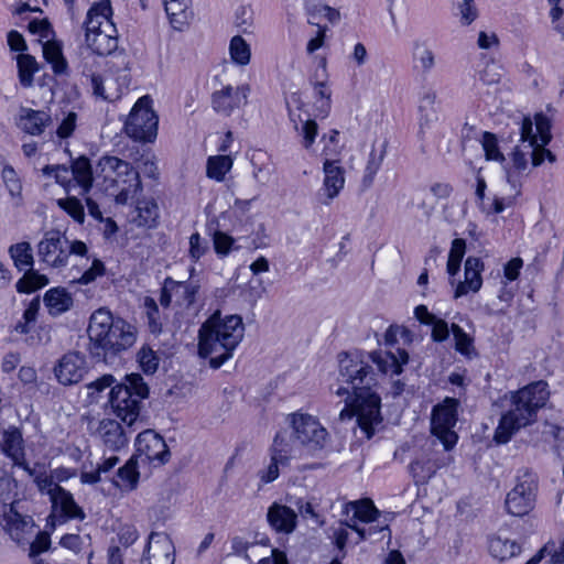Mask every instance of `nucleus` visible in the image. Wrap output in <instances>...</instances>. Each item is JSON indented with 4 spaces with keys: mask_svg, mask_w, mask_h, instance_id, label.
Instances as JSON below:
<instances>
[{
    "mask_svg": "<svg viewBox=\"0 0 564 564\" xmlns=\"http://www.w3.org/2000/svg\"><path fill=\"white\" fill-rule=\"evenodd\" d=\"M54 371L59 383L64 386L78 383L87 372L85 356L78 351H69L59 359Z\"/></svg>",
    "mask_w": 564,
    "mask_h": 564,
    "instance_id": "dca6fc26",
    "label": "nucleus"
},
{
    "mask_svg": "<svg viewBox=\"0 0 564 564\" xmlns=\"http://www.w3.org/2000/svg\"><path fill=\"white\" fill-rule=\"evenodd\" d=\"M105 273V265L99 259H94L91 267L86 270L80 278L74 280L79 284H88L96 280L97 276H101Z\"/></svg>",
    "mask_w": 564,
    "mask_h": 564,
    "instance_id": "e2e57ef3",
    "label": "nucleus"
},
{
    "mask_svg": "<svg viewBox=\"0 0 564 564\" xmlns=\"http://www.w3.org/2000/svg\"><path fill=\"white\" fill-rule=\"evenodd\" d=\"M232 166L229 155L209 156L207 160V176L216 181H223Z\"/></svg>",
    "mask_w": 564,
    "mask_h": 564,
    "instance_id": "79ce46f5",
    "label": "nucleus"
},
{
    "mask_svg": "<svg viewBox=\"0 0 564 564\" xmlns=\"http://www.w3.org/2000/svg\"><path fill=\"white\" fill-rule=\"evenodd\" d=\"M2 452L12 459L13 464H21L25 456L22 432L17 426H9L2 433Z\"/></svg>",
    "mask_w": 564,
    "mask_h": 564,
    "instance_id": "c85d7f7f",
    "label": "nucleus"
},
{
    "mask_svg": "<svg viewBox=\"0 0 564 564\" xmlns=\"http://www.w3.org/2000/svg\"><path fill=\"white\" fill-rule=\"evenodd\" d=\"M265 159L267 155L262 152L254 154L251 159V163L253 165V177L262 184L267 183L271 175L270 164L264 163Z\"/></svg>",
    "mask_w": 564,
    "mask_h": 564,
    "instance_id": "4d7b16f0",
    "label": "nucleus"
},
{
    "mask_svg": "<svg viewBox=\"0 0 564 564\" xmlns=\"http://www.w3.org/2000/svg\"><path fill=\"white\" fill-rule=\"evenodd\" d=\"M305 9H306L307 14L311 17V19H308L310 24H315L313 19L317 14H321V13H323L324 17L332 24H336L340 20V12L337 9L332 8L327 4H322V3H317V2H312L311 0H306Z\"/></svg>",
    "mask_w": 564,
    "mask_h": 564,
    "instance_id": "49530a36",
    "label": "nucleus"
},
{
    "mask_svg": "<svg viewBox=\"0 0 564 564\" xmlns=\"http://www.w3.org/2000/svg\"><path fill=\"white\" fill-rule=\"evenodd\" d=\"M98 435L102 440L104 445L110 451L118 452L128 444V435L122 425L111 419L100 421Z\"/></svg>",
    "mask_w": 564,
    "mask_h": 564,
    "instance_id": "393cba45",
    "label": "nucleus"
},
{
    "mask_svg": "<svg viewBox=\"0 0 564 564\" xmlns=\"http://www.w3.org/2000/svg\"><path fill=\"white\" fill-rule=\"evenodd\" d=\"M247 88L243 86H225L212 95L213 109L224 116H229L235 109L240 108L247 101Z\"/></svg>",
    "mask_w": 564,
    "mask_h": 564,
    "instance_id": "6ab92c4d",
    "label": "nucleus"
},
{
    "mask_svg": "<svg viewBox=\"0 0 564 564\" xmlns=\"http://www.w3.org/2000/svg\"><path fill=\"white\" fill-rule=\"evenodd\" d=\"M480 143L487 161H495L498 163H503L506 161L503 153L499 149L496 134L485 131Z\"/></svg>",
    "mask_w": 564,
    "mask_h": 564,
    "instance_id": "de8ad7c7",
    "label": "nucleus"
},
{
    "mask_svg": "<svg viewBox=\"0 0 564 564\" xmlns=\"http://www.w3.org/2000/svg\"><path fill=\"white\" fill-rule=\"evenodd\" d=\"M198 285L192 282L175 281V296L181 305L189 307L195 302L198 292Z\"/></svg>",
    "mask_w": 564,
    "mask_h": 564,
    "instance_id": "09e8293b",
    "label": "nucleus"
},
{
    "mask_svg": "<svg viewBox=\"0 0 564 564\" xmlns=\"http://www.w3.org/2000/svg\"><path fill=\"white\" fill-rule=\"evenodd\" d=\"M451 330L455 339V349L462 355L469 356L473 349L471 337L457 324H452Z\"/></svg>",
    "mask_w": 564,
    "mask_h": 564,
    "instance_id": "6e6d98bb",
    "label": "nucleus"
},
{
    "mask_svg": "<svg viewBox=\"0 0 564 564\" xmlns=\"http://www.w3.org/2000/svg\"><path fill=\"white\" fill-rule=\"evenodd\" d=\"M159 118L151 108V99L143 96L132 107L126 122L124 131L134 141L152 142L158 135Z\"/></svg>",
    "mask_w": 564,
    "mask_h": 564,
    "instance_id": "0eeeda50",
    "label": "nucleus"
},
{
    "mask_svg": "<svg viewBox=\"0 0 564 564\" xmlns=\"http://www.w3.org/2000/svg\"><path fill=\"white\" fill-rule=\"evenodd\" d=\"M234 243V239L228 236L227 234H224L221 231H216L214 234V247L215 251L218 254L226 256L229 253L231 246Z\"/></svg>",
    "mask_w": 564,
    "mask_h": 564,
    "instance_id": "338daca9",
    "label": "nucleus"
},
{
    "mask_svg": "<svg viewBox=\"0 0 564 564\" xmlns=\"http://www.w3.org/2000/svg\"><path fill=\"white\" fill-rule=\"evenodd\" d=\"M112 8L109 0H102L95 3L87 12L86 20L84 22L85 34H95L102 30L111 29L113 33H117L115 24L111 21Z\"/></svg>",
    "mask_w": 564,
    "mask_h": 564,
    "instance_id": "4be33fe9",
    "label": "nucleus"
},
{
    "mask_svg": "<svg viewBox=\"0 0 564 564\" xmlns=\"http://www.w3.org/2000/svg\"><path fill=\"white\" fill-rule=\"evenodd\" d=\"M539 480L536 474L524 469L517 476L514 488L508 492L506 509L516 517L528 514L535 505Z\"/></svg>",
    "mask_w": 564,
    "mask_h": 564,
    "instance_id": "1a4fd4ad",
    "label": "nucleus"
},
{
    "mask_svg": "<svg viewBox=\"0 0 564 564\" xmlns=\"http://www.w3.org/2000/svg\"><path fill=\"white\" fill-rule=\"evenodd\" d=\"M163 3L171 25L177 31H183L193 14L189 0H163Z\"/></svg>",
    "mask_w": 564,
    "mask_h": 564,
    "instance_id": "c756f323",
    "label": "nucleus"
},
{
    "mask_svg": "<svg viewBox=\"0 0 564 564\" xmlns=\"http://www.w3.org/2000/svg\"><path fill=\"white\" fill-rule=\"evenodd\" d=\"M76 121H77V115L73 111L68 112L67 116L63 119V121L58 126V128L56 130V135L59 139L69 138L76 128Z\"/></svg>",
    "mask_w": 564,
    "mask_h": 564,
    "instance_id": "0e129e2a",
    "label": "nucleus"
},
{
    "mask_svg": "<svg viewBox=\"0 0 564 564\" xmlns=\"http://www.w3.org/2000/svg\"><path fill=\"white\" fill-rule=\"evenodd\" d=\"M2 180L12 197H20L22 185L17 172L11 165H6L2 170Z\"/></svg>",
    "mask_w": 564,
    "mask_h": 564,
    "instance_id": "bf43d9fd",
    "label": "nucleus"
},
{
    "mask_svg": "<svg viewBox=\"0 0 564 564\" xmlns=\"http://www.w3.org/2000/svg\"><path fill=\"white\" fill-rule=\"evenodd\" d=\"M137 210L140 226H145L149 228L156 226V220L159 218V206L153 199L139 202L137 205Z\"/></svg>",
    "mask_w": 564,
    "mask_h": 564,
    "instance_id": "c03bdc74",
    "label": "nucleus"
},
{
    "mask_svg": "<svg viewBox=\"0 0 564 564\" xmlns=\"http://www.w3.org/2000/svg\"><path fill=\"white\" fill-rule=\"evenodd\" d=\"M44 303L52 316H58L73 306V297L65 289L54 288L45 293Z\"/></svg>",
    "mask_w": 564,
    "mask_h": 564,
    "instance_id": "473e14b6",
    "label": "nucleus"
},
{
    "mask_svg": "<svg viewBox=\"0 0 564 564\" xmlns=\"http://www.w3.org/2000/svg\"><path fill=\"white\" fill-rule=\"evenodd\" d=\"M85 37L87 46L91 52H87L86 56L82 58L79 64H88L89 59H94V54L100 56L112 55L113 58L121 59V64L124 70L128 69V62L126 61V55L122 52L116 54V51L118 48V37L111 29H105L95 34H85Z\"/></svg>",
    "mask_w": 564,
    "mask_h": 564,
    "instance_id": "9b49d317",
    "label": "nucleus"
},
{
    "mask_svg": "<svg viewBox=\"0 0 564 564\" xmlns=\"http://www.w3.org/2000/svg\"><path fill=\"white\" fill-rule=\"evenodd\" d=\"M324 182L319 193V202L328 206L345 185V170L338 161L326 159L323 164Z\"/></svg>",
    "mask_w": 564,
    "mask_h": 564,
    "instance_id": "f3484780",
    "label": "nucleus"
},
{
    "mask_svg": "<svg viewBox=\"0 0 564 564\" xmlns=\"http://www.w3.org/2000/svg\"><path fill=\"white\" fill-rule=\"evenodd\" d=\"M460 23L464 25L471 24L478 17V10L474 0H463L458 4Z\"/></svg>",
    "mask_w": 564,
    "mask_h": 564,
    "instance_id": "680f3d73",
    "label": "nucleus"
},
{
    "mask_svg": "<svg viewBox=\"0 0 564 564\" xmlns=\"http://www.w3.org/2000/svg\"><path fill=\"white\" fill-rule=\"evenodd\" d=\"M57 205L59 208L65 210L75 221L79 224L84 223V206L77 197L70 196L67 198H59L57 199Z\"/></svg>",
    "mask_w": 564,
    "mask_h": 564,
    "instance_id": "8fccbe9b",
    "label": "nucleus"
},
{
    "mask_svg": "<svg viewBox=\"0 0 564 564\" xmlns=\"http://www.w3.org/2000/svg\"><path fill=\"white\" fill-rule=\"evenodd\" d=\"M137 459L143 458L149 463L165 464L170 458V451L164 438L152 430H145L135 440Z\"/></svg>",
    "mask_w": 564,
    "mask_h": 564,
    "instance_id": "ddd939ff",
    "label": "nucleus"
},
{
    "mask_svg": "<svg viewBox=\"0 0 564 564\" xmlns=\"http://www.w3.org/2000/svg\"><path fill=\"white\" fill-rule=\"evenodd\" d=\"M78 68L84 76L90 79V85L95 96L108 101H113L120 97L121 90L119 88L113 89L110 84L105 86L102 78L99 75L93 73L91 69L88 68L87 63L79 64Z\"/></svg>",
    "mask_w": 564,
    "mask_h": 564,
    "instance_id": "72a5a7b5",
    "label": "nucleus"
},
{
    "mask_svg": "<svg viewBox=\"0 0 564 564\" xmlns=\"http://www.w3.org/2000/svg\"><path fill=\"white\" fill-rule=\"evenodd\" d=\"M442 465L434 453L424 452L410 464V471L415 484H426Z\"/></svg>",
    "mask_w": 564,
    "mask_h": 564,
    "instance_id": "bb28decb",
    "label": "nucleus"
},
{
    "mask_svg": "<svg viewBox=\"0 0 564 564\" xmlns=\"http://www.w3.org/2000/svg\"><path fill=\"white\" fill-rule=\"evenodd\" d=\"M43 55L52 64L53 72L56 75L66 73L67 61L64 58L61 46L57 43L47 41L43 45Z\"/></svg>",
    "mask_w": 564,
    "mask_h": 564,
    "instance_id": "58836bf2",
    "label": "nucleus"
},
{
    "mask_svg": "<svg viewBox=\"0 0 564 564\" xmlns=\"http://www.w3.org/2000/svg\"><path fill=\"white\" fill-rule=\"evenodd\" d=\"M413 58L421 64L423 73H429L435 65V56L425 43L414 44Z\"/></svg>",
    "mask_w": 564,
    "mask_h": 564,
    "instance_id": "603ef678",
    "label": "nucleus"
},
{
    "mask_svg": "<svg viewBox=\"0 0 564 564\" xmlns=\"http://www.w3.org/2000/svg\"><path fill=\"white\" fill-rule=\"evenodd\" d=\"M345 511L347 516L352 513L349 520H347V522L350 523H357V520L365 523H372L380 514L370 499L350 501L346 505Z\"/></svg>",
    "mask_w": 564,
    "mask_h": 564,
    "instance_id": "7c9ffc66",
    "label": "nucleus"
},
{
    "mask_svg": "<svg viewBox=\"0 0 564 564\" xmlns=\"http://www.w3.org/2000/svg\"><path fill=\"white\" fill-rule=\"evenodd\" d=\"M37 253L43 262L61 268L68 259V240L59 231H47L37 245Z\"/></svg>",
    "mask_w": 564,
    "mask_h": 564,
    "instance_id": "f8f14e48",
    "label": "nucleus"
},
{
    "mask_svg": "<svg viewBox=\"0 0 564 564\" xmlns=\"http://www.w3.org/2000/svg\"><path fill=\"white\" fill-rule=\"evenodd\" d=\"M267 519L276 532L290 534L296 528V513L284 505L273 503L267 513Z\"/></svg>",
    "mask_w": 564,
    "mask_h": 564,
    "instance_id": "a878e982",
    "label": "nucleus"
},
{
    "mask_svg": "<svg viewBox=\"0 0 564 564\" xmlns=\"http://www.w3.org/2000/svg\"><path fill=\"white\" fill-rule=\"evenodd\" d=\"M321 78H322L321 80L314 82L313 86H314L316 96H318L319 98L323 99L321 106L317 109L323 116H327L330 110L332 91L327 86V72H326V61L325 59L322 61Z\"/></svg>",
    "mask_w": 564,
    "mask_h": 564,
    "instance_id": "a19ab883",
    "label": "nucleus"
},
{
    "mask_svg": "<svg viewBox=\"0 0 564 564\" xmlns=\"http://www.w3.org/2000/svg\"><path fill=\"white\" fill-rule=\"evenodd\" d=\"M148 397L149 387L142 376L130 373L111 389L109 402L116 416L131 427L140 416L141 401Z\"/></svg>",
    "mask_w": 564,
    "mask_h": 564,
    "instance_id": "39448f33",
    "label": "nucleus"
},
{
    "mask_svg": "<svg viewBox=\"0 0 564 564\" xmlns=\"http://www.w3.org/2000/svg\"><path fill=\"white\" fill-rule=\"evenodd\" d=\"M42 173L45 176H54L56 183L62 185L66 192H69L70 187L74 185L72 169L65 165H45L42 169Z\"/></svg>",
    "mask_w": 564,
    "mask_h": 564,
    "instance_id": "a18cd8bd",
    "label": "nucleus"
},
{
    "mask_svg": "<svg viewBox=\"0 0 564 564\" xmlns=\"http://www.w3.org/2000/svg\"><path fill=\"white\" fill-rule=\"evenodd\" d=\"M175 549L169 534L151 532L144 547L141 564H174Z\"/></svg>",
    "mask_w": 564,
    "mask_h": 564,
    "instance_id": "4468645a",
    "label": "nucleus"
},
{
    "mask_svg": "<svg viewBox=\"0 0 564 564\" xmlns=\"http://www.w3.org/2000/svg\"><path fill=\"white\" fill-rule=\"evenodd\" d=\"M549 397L547 383L543 380L512 392L510 408L502 414L494 441L497 444H506L517 431L534 422L538 410L545 405Z\"/></svg>",
    "mask_w": 564,
    "mask_h": 564,
    "instance_id": "20e7f679",
    "label": "nucleus"
},
{
    "mask_svg": "<svg viewBox=\"0 0 564 564\" xmlns=\"http://www.w3.org/2000/svg\"><path fill=\"white\" fill-rule=\"evenodd\" d=\"M98 166L105 173L106 180L111 177L112 186L117 188V203L126 204L129 198L141 192L139 172L129 162L105 155L99 160Z\"/></svg>",
    "mask_w": 564,
    "mask_h": 564,
    "instance_id": "423d86ee",
    "label": "nucleus"
},
{
    "mask_svg": "<svg viewBox=\"0 0 564 564\" xmlns=\"http://www.w3.org/2000/svg\"><path fill=\"white\" fill-rule=\"evenodd\" d=\"M117 477L119 481H116L115 485L120 489L124 491L137 489L140 478L137 456L130 457L128 462L118 469Z\"/></svg>",
    "mask_w": 564,
    "mask_h": 564,
    "instance_id": "f704fd0d",
    "label": "nucleus"
},
{
    "mask_svg": "<svg viewBox=\"0 0 564 564\" xmlns=\"http://www.w3.org/2000/svg\"><path fill=\"white\" fill-rule=\"evenodd\" d=\"M459 401L455 398H445L443 402L433 406L431 415V433L443 445L445 451L452 449L458 440L454 427L457 422Z\"/></svg>",
    "mask_w": 564,
    "mask_h": 564,
    "instance_id": "6e6552de",
    "label": "nucleus"
},
{
    "mask_svg": "<svg viewBox=\"0 0 564 564\" xmlns=\"http://www.w3.org/2000/svg\"><path fill=\"white\" fill-rule=\"evenodd\" d=\"M52 117L48 111L21 107L17 118V127L24 133L39 137L47 127L52 126Z\"/></svg>",
    "mask_w": 564,
    "mask_h": 564,
    "instance_id": "aec40b11",
    "label": "nucleus"
},
{
    "mask_svg": "<svg viewBox=\"0 0 564 564\" xmlns=\"http://www.w3.org/2000/svg\"><path fill=\"white\" fill-rule=\"evenodd\" d=\"M300 446L295 436L293 437L286 431H282L276 433L273 440L271 454L273 459L282 462V466H285L291 458L297 455Z\"/></svg>",
    "mask_w": 564,
    "mask_h": 564,
    "instance_id": "cd10ccee",
    "label": "nucleus"
},
{
    "mask_svg": "<svg viewBox=\"0 0 564 564\" xmlns=\"http://www.w3.org/2000/svg\"><path fill=\"white\" fill-rule=\"evenodd\" d=\"M1 517L0 522L11 539L18 544L26 543L29 540L28 535L32 533L34 528L33 519L19 513L13 505L9 506L8 510H3Z\"/></svg>",
    "mask_w": 564,
    "mask_h": 564,
    "instance_id": "a211bd4d",
    "label": "nucleus"
},
{
    "mask_svg": "<svg viewBox=\"0 0 564 564\" xmlns=\"http://www.w3.org/2000/svg\"><path fill=\"white\" fill-rule=\"evenodd\" d=\"M430 325L433 326L431 337L434 341L442 343L448 338L449 328L447 322L435 317L434 322H432Z\"/></svg>",
    "mask_w": 564,
    "mask_h": 564,
    "instance_id": "774afa93",
    "label": "nucleus"
},
{
    "mask_svg": "<svg viewBox=\"0 0 564 564\" xmlns=\"http://www.w3.org/2000/svg\"><path fill=\"white\" fill-rule=\"evenodd\" d=\"M520 134L521 142H528V145L524 147L530 150L532 164L534 166L541 165L545 160L551 163L555 162V155L550 150L545 149V145L536 144V135H533V123L529 117L523 118Z\"/></svg>",
    "mask_w": 564,
    "mask_h": 564,
    "instance_id": "5701e85b",
    "label": "nucleus"
},
{
    "mask_svg": "<svg viewBox=\"0 0 564 564\" xmlns=\"http://www.w3.org/2000/svg\"><path fill=\"white\" fill-rule=\"evenodd\" d=\"M438 98L435 89L424 87L419 98V134L423 137L426 129H430L438 120Z\"/></svg>",
    "mask_w": 564,
    "mask_h": 564,
    "instance_id": "412c9836",
    "label": "nucleus"
},
{
    "mask_svg": "<svg viewBox=\"0 0 564 564\" xmlns=\"http://www.w3.org/2000/svg\"><path fill=\"white\" fill-rule=\"evenodd\" d=\"M409 362V352L403 348H397L395 352L390 351V369L393 373L400 375L402 366Z\"/></svg>",
    "mask_w": 564,
    "mask_h": 564,
    "instance_id": "69168bd1",
    "label": "nucleus"
},
{
    "mask_svg": "<svg viewBox=\"0 0 564 564\" xmlns=\"http://www.w3.org/2000/svg\"><path fill=\"white\" fill-rule=\"evenodd\" d=\"M521 547L514 541L496 536L489 541V553L492 557L505 561L519 554Z\"/></svg>",
    "mask_w": 564,
    "mask_h": 564,
    "instance_id": "e433bc0d",
    "label": "nucleus"
},
{
    "mask_svg": "<svg viewBox=\"0 0 564 564\" xmlns=\"http://www.w3.org/2000/svg\"><path fill=\"white\" fill-rule=\"evenodd\" d=\"M338 358V382L341 384L334 393L338 397L346 395L345 408L339 412L338 421L350 422L358 440H369L382 423L381 399L373 390L377 384L376 375L357 355L341 352Z\"/></svg>",
    "mask_w": 564,
    "mask_h": 564,
    "instance_id": "f257e3e1",
    "label": "nucleus"
},
{
    "mask_svg": "<svg viewBox=\"0 0 564 564\" xmlns=\"http://www.w3.org/2000/svg\"><path fill=\"white\" fill-rule=\"evenodd\" d=\"M535 128L536 133L533 135H536V144L546 145L552 139L551 122L542 112L535 115Z\"/></svg>",
    "mask_w": 564,
    "mask_h": 564,
    "instance_id": "13d9d810",
    "label": "nucleus"
},
{
    "mask_svg": "<svg viewBox=\"0 0 564 564\" xmlns=\"http://www.w3.org/2000/svg\"><path fill=\"white\" fill-rule=\"evenodd\" d=\"M144 306L147 308V316L151 333H160L162 329V324L160 322V312L156 302L154 299L148 296L144 300Z\"/></svg>",
    "mask_w": 564,
    "mask_h": 564,
    "instance_id": "052dcab7",
    "label": "nucleus"
},
{
    "mask_svg": "<svg viewBox=\"0 0 564 564\" xmlns=\"http://www.w3.org/2000/svg\"><path fill=\"white\" fill-rule=\"evenodd\" d=\"M17 487L15 479L8 476L4 470L0 468V503L3 510H8L9 506L13 505L12 491Z\"/></svg>",
    "mask_w": 564,
    "mask_h": 564,
    "instance_id": "3c124183",
    "label": "nucleus"
},
{
    "mask_svg": "<svg viewBox=\"0 0 564 564\" xmlns=\"http://www.w3.org/2000/svg\"><path fill=\"white\" fill-rule=\"evenodd\" d=\"M51 549V536L45 531H40L35 539L30 543L29 557L35 560L42 557L43 553Z\"/></svg>",
    "mask_w": 564,
    "mask_h": 564,
    "instance_id": "5fc2aeb1",
    "label": "nucleus"
},
{
    "mask_svg": "<svg viewBox=\"0 0 564 564\" xmlns=\"http://www.w3.org/2000/svg\"><path fill=\"white\" fill-rule=\"evenodd\" d=\"M47 284V276L40 274L31 268L24 272V275L17 282L15 288L19 293H32Z\"/></svg>",
    "mask_w": 564,
    "mask_h": 564,
    "instance_id": "4c0bfd02",
    "label": "nucleus"
},
{
    "mask_svg": "<svg viewBox=\"0 0 564 564\" xmlns=\"http://www.w3.org/2000/svg\"><path fill=\"white\" fill-rule=\"evenodd\" d=\"M70 169L74 183H76L82 188L80 195L88 194L94 181L93 169L89 159L86 156L77 158L73 161Z\"/></svg>",
    "mask_w": 564,
    "mask_h": 564,
    "instance_id": "2f4dec72",
    "label": "nucleus"
},
{
    "mask_svg": "<svg viewBox=\"0 0 564 564\" xmlns=\"http://www.w3.org/2000/svg\"><path fill=\"white\" fill-rule=\"evenodd\" d=\"M17 61L21 85L23 87H31L33 85V75L37 70L35 58L29 54H20Z\"/></svg>",
    "mask_w": 564,
    "mask_h": 564,
    "instance_id": "37998d69",
    "label": "nucleus"
},
{
    "mask_svg": "<svg viewBox=\"0 0 564 564\" xmlns=\"http://www.w3.org/2000/svg\"><path fill=\"white\" fill-rule=\"evenodd\" d=\"M52 503L51 518L58 523H65L69 519L84 520V510L75 502L73 495L59 485H55L50 499Z\"/></svg>",
    "mask_w": 564,
    "mask_h": 564,
    "instance_id": "2eb2a0df",
    "label": "nucleus"
},
{
    "mask_svg": "<svg viewBox=\"0 0 564 564\" xmlns=\"http://www.w3.org/2000/svg\"><path fill=\"white\" fill-rule=\"evenodd\" d=\"M229 54L232 62L239 66H246L250 63V45L240 35H235L229 43Z\"/></svg>",
    "mask_w": 564,
    "mask_h": 564,
    "instance_id": "ea45409f",
    "label": "nucleus"
},
{
    "mask_svg": "<svg viewBox=\"0 0 564 564\" xmlns=\"http://www.w3.org/2000/svg\"><path fill=\"white\" fill-rule=\"evenodd\" d=\"M243 335L245 325L241 316L227 315L223 318L217 311L199 328V356L208 358L209 366L218 369L232 357Z\"/></svg>",
    "mask_w": 564,
    "mask_h": 564,
    "instance_id": "7ed1b4c3",
    "label": "nucleus"
},
{
    "mask_svg": "<svg viewBox=\"0 0 564 564\" xmlns=\"http://www.w3.org/2000/svg\"><path fill=\"white\" fill-rule=\"evenodd\" d=\"M482 261L476 257H468L465 261V281L459 282L456 286L455 299L466 295L469 291L478 292L482 285Z\"/></svg>",
    "mask_w": 564,
    "mask_h": 564,
    "instance_id": "b1692460",
    "label": "nucleus"
},
{
    "mask_svg": "<svg viewBox=\"0 0 564 564\" xmlns=\"http://www.w3.org/2000/svg\"><path fill=\"white\" fill-rule=\"evenodd\" d=\"M87 333L89 354L105 362L131 348L137 340L135 327L122 318H113L106 308L91 314Z\"/></svg>",
    "mask_w": 564,
    "mask_h": 564,
    "instance_id": "f03ea898",
    "label": "nucleus"
},
{
    "mask_svg": "<svg viewBox=\"0 0 564 564\" xmlns=\"http://www.w3.org/2000/svg\"><path fill=\"white\" fill-rule=\"evenodd\" d=\"M290 416L293 434L301 446L312 452L325 446L328 432L316 417L305 413H293Z\"/></svg>",
    "mask_w": 564,
    "mask_h": 564,
    "instance_id": "9d476101",
    "label": "nucleus"
},
{
    "mask_svg": "<svg viewBox=\"0 0 564 564\" xmlns=\"http://www.w3.org/2000/svg\"><path fill=\"white\" fill-rule=\"evenodd\" d=\"M9 256L13 261L14 267L19 271H28L33 268L34 258L33 250L30 242L21 241L11 245L8 249Z\"/></svg>",
    "mask_w": 564,
    "mask_h": 564,
    "instance_id": "c9c22d12",
    "label": "nucleus"
},
{
    "mask_svg": "<svg viewBox=\"0 0 564 564\" xmlns=\"http://www.w3.org/2000/svg\"><path fill=\"white\" fill-rule=\"evenodd\" d=\"M138 361L143 372L152 375L158 370L159 357L149 346H142L138 352Z\"/></svg>",
    "mask_w": 564,
    "mask_h": 564,
    "instance_id": "864d4df0",
    "label": "nucleus"
}]
</instances>
